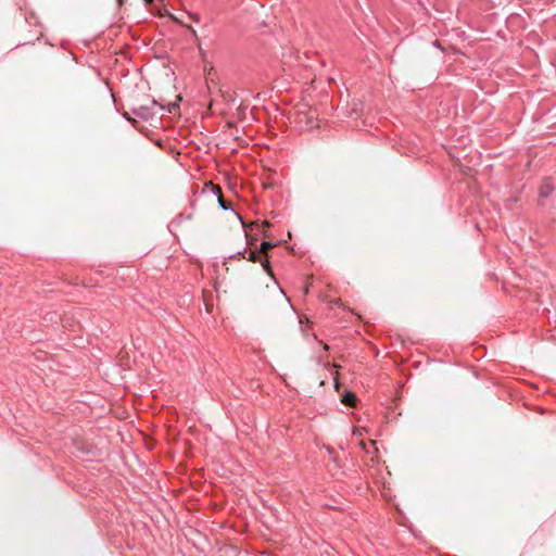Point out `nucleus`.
<instances>
[{
  "label": "nucleus",
  "mask_w": 556,
  "mask_h": 556,
  "mask_svg": "<svg viewBox=\"0 0 556 556\" xmlns=\"http://www.w3.org/2000/svg\"><path fill=\"white\" fill-rule=\"evenodd\" d=\"M295 122L305 129L318 127V116L315 109L302 104L295 111Z\"/></svg>",
  "instance_id": "nucleus-1"
},
{
  "label": "nucleus",
  "mask_w": 556,
  "mask_h": 556,
  "mask_svg": "<svg viewBox=\"0 0 556 556\" xmlns=\"http://www.w3.org/2000/svg\"><path fill=\"white\" fill-rule=\"evenodd\" d=\"M203 304H204L205 311L208 312V300L206 299L205 291L203 292Z\"/></svg>",
  "instance_id": "nucleus-10"
},
{
  "label": "nucleus",
  "mask_w": 556,
  "mask_h": 556,
  "mask_svg": "<svg viewBox=\"0 0 556 556\" xmlns=\"http://www.w3.org/2000/svg\"><path fill=\"white\" fill-rule=\"evenodd\" d=\"M189 29L191 30L192 35L195 36V30H193L191 27H189Z\"/></svg>",
  "instance_id": "nucleus-14"
},
{
  "label": "nucleus",
  "mask_w": 556,
  "mask_h": 556,
  "mask_svg": "<svg viewBox=\"0 0 556 556\" xmlns=\"http://www.w3.org/2000/svg\"><path fill=\"white\" fill-rule=\"evenodd\" d=\"M338 378H339V374H338V371H336V375H334V378H333V379H334V383H336V388H337V390L339 389V381H338Z\"/></svg>",
  "instance_id": "nucleus-11"
},
{
  "label": "nucleus",
  "mask_w": 556,
  "mask_h": 556,
  "mask_svg": "<svg viewBox=\"0 0 556 556\" xmlns=\"http://www.w3.org/2000/svg\"><path fill=\"white\" fill-rule=\"evenodd\" d=\"M356 395L353 393V392H345L343 395H342V399H341V402L345 405V406H350V407H355L356 406Z\"/></svg>",
  "instance_id": "nucleus-5"
},
{
  "label": "nucleus",
  "mask_w": 556,
  "mask_h": 556,
  "mask_svg": "<svg viewBox=\"0 0 556 556\" xmlns=\"http://www.w3.org/2000/svg\"><path fill=\"white\" fill-rule=\"evenodd\" d=\"M271 248H273V244H271V243H269V242H263V243L261 244V251H260V252H261L262 254H266V253H267V251H268L269 249H271Z\"/></svg>",
  "instance_id": "nucleus-9"
},
{
  "label": "nucleus",
  "mask_w": 556,
  "mask_h": 556,
  "mask_svg": "<svg viewBox=\"0 0 556 556\" xmlns=\"http://www.w3.org/2000/svg\"><path fill=\"white\" fill-rule=\"evenodd\" d=\"M260 254H261V252H257V251H250V252H249V257H248V260H249L250 262L255 263V262H257V261L260 260Z\"/></svg>",
  "instance_id": "nucleus-8"
},
{
  "label": "nucleus",
  "mask_w": 556,
  "mask_h": 556,
  "mask_svg": "<svg viewBox=\"0 0 556 556\" xmlns=\"http://www.w3.org/2000/svg\"><path fill=\"white\" fill-rule=\"evenodd\" d=\"M248 106L244 105L243 103H241L237 110H236V116L238 119L242 121L244 117H245V111H247Z\"/></svg>",
  "instance_id": "nucleus-7"
},
{
  "label": "nucleus",
  "mask_w": 556,
  "mask_h": 556,
  "mask_svg": "<svg viewBox=\"0 0 556 556\" xmlns=\"http://www.w3.org/2000/svg\"><path fill=\"white\" fill-rule=\"evenodd\" d=\"M211 193L216 198L220 208L229 210V214L232 218H238V214L231 208V202L226 200L222 193V189L218 185H214L211 181Z\"/></svg>",
  "instance_id": "nucleus-3"
},
{
  "label": "nucleus",
  "mask_w": 556,
  "mask_h": 556,
  "mask_svg": "<svg viewBox=\"0 0 556 556\" xmlns=\"http://www.w3.org/2000/svg\"><path fill=\"white\" fill-rule=\"evenodd\" d=\"M226 125H227V126H229V127H231V126H232V122H231V121H227V122H226Z\"/></svg>",
  "instance_id": "nucleus-12"
},
{
  "label": "nucleus",
  "mask_w": 556,
  "mask_h": 556,
  "mask_svg": "<svg viewBox=\"0 0 556 556\" xmlns=\"http://www.w3.org/2000/svg\"><path fill=\"white\" fill-rule=\"evenodd\" d=\"M233 101L230 89L218 88L217 94L214 100H211V115L218 114L226 115V108Z\"/></svg>",
  "instance_id": "nucleus-2"
},
{
  "label": "nucleus",
  "mask_w": 556,
  "mask_h": 556,
  "mask_svg": "<svg viewBox=\"0 0 556 556\" xmlns=\"http://www.w3.org/2000/svg\"><path fill=\"white\" fill-rule=\"evenodd\" d=\"M134 113L137 116H139L141 118H144V119L149 118L152 115L150 110L148 108H146V106H139L138 109H135Z\"/></svg>",
  "instance_id": "nucleus-6"
},
{
  "label": "nucleus",
  "mask_w": 556,
  "mask_h": 556,
  "mask_svg": "<svg viewBox=\"0 0 556 556\" xmlns=\"http://www.w3.org/2000/svg\"><path fill=\"white\" fill-rule=\"evenodd\" d=\"M553 190L554 186L552 182L549 180H544L539 188V193L542 198H546L553 192Z\"/></svg>",
  "instance_id": "nucleus-4"
},
{
  "label": "nucleus",
  "mask_w": 556,
  "mask_h": 556,
  "mask_svg": "<svg viewBox=\"0 0 556 556\" xmlns=\"http://www.w3.org/2000/svg\"><path fill=\"white\" fill-rule=\"evenodd\" d=\"M263 265H264L265 268L268 269V267H269L268 261H266Z\"/></svg>",
  "instance_id": "nucleus-13"
}]
</instances>
